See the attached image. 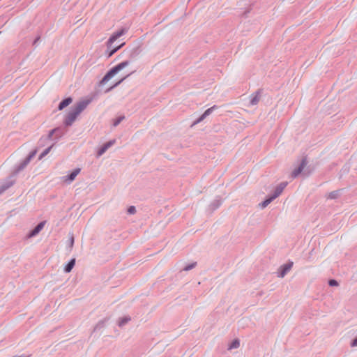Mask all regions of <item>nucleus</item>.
Masks as SVG:
<instances>
[{
  "label": "nucleus",
  "instance_id": "1",
  "mask_svg": "<svg viewBox=\"0 0 357 357\" xmlns=\"http://www.w3.org/2000/svg\"><path fill=\"white\" fill-rule=\"evenodd\" d=\"M89 102V100H83L77 102L67 114L64 121L65 125L71 126L77 116L86 108Z\"/></svg>",
  "mask_w": 357,
  "mask_h": 357
},
{
  "label": "nucleus",
  "instance_id": "2",
  "mask_svg": "<svg viewBox=\"0 0 357 357\" xmlns=\"http://www.w3.org/2000/svg\"><path fill=\"white\" fill-rule=\"evenodd\" d=\"M127 32V29L126 28H123L121 30L114 33L109 40L107 42V47L108 51V56H112L116 52H117L120 48H121L125 43L122 42L119 45L114 46V43L121 36L124 35Z\"/></svg>",
  "mask_w": 357,
  "mask_h": 357
},
{
  "label": "nucleus",
  "instance_id": "3",
  "mask_svg": "<svg viewBox=\"0 0 357 357\" xmlns=\"http://www.w3.org/2000/svg\"><path fill=\"white\" fill-rule=\"evenodd\" d=\"M130 63V61H124L121 62L114 68H112L102 79L100 84H105L109 80H110L114 75L119 73L121 70L128 66Z\"/></svg>",
  "mask_w": 357,
  "mask_h": 357
},
{
  "label": "nucleus",
  "instance_id": "4",
  "mask_svg": "<svg viewBox=\"0 0 357 357\" xmlns=\"http://www.w3.org/2000/svg\"><path fill=\"white\" fill-rule=\"evenodd\" d=\"M287 182H282L280 183L275 188L274 193L272 195H270L267 197L262 203L259 205L262 208H266L268 206L275 198H277L283 191V190L287 186Z\"/></svg>",
  "mask_w": 357,
  "mask_h": 357
},
{
  "label": "nucleus",
  "instance_id": "5",
  "mask_svg": "<svg viewBox=\"0 0 357 357\" xmlns=\"http://www.w3.org/2000/svg\"><path fill=\"white\" fill-rule=\"evenodd\" d=\"M80 168H76L73 169L70 174L61 177V181L64 184L69 185L75 180L76 177L80 173Z\"/></svg>",
  "mask_w": 357,
  "mask_h": 357
},
{
  "label": "nucleus",
  "instance_id": "6",
  "mask_svg": "<svg viewBox=\"0 0 357 357\" xmlns=\"http://www.w3.org/2000/svg\"><path fill=\"white\" fill-rule=\"evenodd\" d=\"M36 154V151H33L29 153V155L19 165V166L16 168L15 173L17 174L23 169H24L26 165L30 162L31 160L34 158Z\"/></svg>",
  "mask_w": 357,
  "mask_h": 357
},
{
  "label": "nucleus",
  "instance_id": "7",
  "mask_svg": "<svg viewBox=\"0 0 357 357\" xmlns=\"http://www.w3.org/2000/svg\"><path fill=\"white\" fill-rule=\"evenodd\" d=\"M116 143L115 139L110 140L107 142V143L104 144L98 151L96 156L97 158L100 157L102 155H103L107 150L110 148L112 146H113Z\"/></svg>",
  "mask_w": 357,
  "mask_h": 357
},
{
  "label": "nucleus",
  "instance_id": "8",
  "mask_svg": "<svg viewBox=\"0 0 357 357\" xmlns=\"http://www.w3.org/2000/svg\"><path fill=\"white\" fill-rule=\"evenodd\" d=\"M306 165H307L306 160H303L301 161V164L298 165V167H297L292 171V172L291 174V178L297 177L302 172V171L303 170V169L306 166Z\"/></svg>",
  "mask_w": 357,
  "mask_h": 357
},
{
  "label": "nucleus",
  "instance_id": "9",
  "mask_svg": "<svg viewBox=\"0 0 357 357\" xmlns=\"http://www.w3.org/2000/svg\"><path fill=\"white\" fill-rule=\"evenodd\" d=\"M291 266L292 263L286 264L280 266L278 273V276L281 278H284L285 275L290 271Z\"/></svg>",
  "mask_w": 357,
  "mask_h": 357
},
{
  "label": "nucleus",
  "instance_id": "10",
  "mask_svg": "<svg viewBox=\"0 0 357 357\" xmlns=\"http://www.w3.org/2000/svg\"><path fill=\"white\" fill-rule=\"evenodd\" d=\"M45 222H40L33 230H31L27 235L28 238H32L38 235L40 231L43 229Z\"/></svg>",
  "mask_w": 357,
  "mask_h": 357
},
{
  "label": "nucleus",
  "instance_id": "11",
  "mask_svg": "<svg viewBox=\"0 0 357 357\" xmlns=\"http://www.w3.org/2000/svg\"><path fill=\"white\" fill-rule=\"evenodd\" d=\"M13 184V181L12 180H7L1 183H0V194H1L3 192H4L6 190H7L8 188H10Z\"/></svg>",
  "mask_w": 357,
  "mask_h": 357
},
{
  "label": "nucleus",
  "instance_id": "12",
  "mask_svg": "<svg viewBox=\"0 0 357 357\" xmlns=\"http://www.w3.org/2000/svg\"><path fill=\"white\" fill-rule=\"evenodd\" d=\"M130 317L129 316H124L123 317H120L118 320L117 324L119 327H123L126 324H127L130 321Z\"/></svg>",
  "mask_w": 357,
  "mask_h": 357
},
{
  "label": "nucleus",
  "instance_id": "13",
  "mask_svg": "<svg viewBox=\"0 0 357 357\" xmlns=\"http://www.w3.org/2000/svg\"><path fill=\"white\" fill-rule=\"evenodd\" d=\"M73 102V99L71 98H68L61 101L59 105V109L62 110L66 107L68 106Z\"/></svg>",
  "mask_w": 357,
  "mask_h": 357
},
{
  "label": "nucleus",
  "instance_id": "14",
  "mask_svg": "<svg viewBox=\"0 0 357 357\" xmlns=\"http://www.w3.org/2000/svg\"><path fill=\"white\" fill-rule=\"evenodd\" d=\"M75 264V259H71L69 263L65 266L64 271L66 273H70L73 268Z\"/></svg>",
  "mask_w": 357,
  "mask_h": 357
},
{
  "label": "nucleus",
  "instance_id": "15",
  "mask_svg": "<svg viewBox=\"0 0 357 357\" xmlns=\"http://www.w3.org/2000/svg\"><path fill=\"white\" fill-rule=\"evenodd\" d=\"M240 347V341L238 339L234 340L228 346L229 350L238 349Z\"/></svg>",
  "mask_w": 357,
  "mask_h": 357
},
{
  "label": "nucleus",
  "instance_id": "16",
  "mask_svg": "<svg viewBox=\"0 0 357 357\" xmlns=\"http://www.w3.org/2000/svg\"><path fill=\"white\" fill-rule=\"evenodd\" d=\"M125 119L124 116H120L112 120V125L114 127H116L123 119Z\"/></svg>",
  "mask_w": 357,
  "mask_h": 357
},
{
  "label": "nucleus",
  "instance_id": "17",
  "mask_svg": "<svg viewBox=\"0 0 357 357\" xmlns=\"http://www.w3.org/2000/svg\"><path fill=\"white\" fill-rule=\"evenodd\" d=\"M259 96L258 94H256L251 98L250 104L251 105H255L259 102Z\"/></svg>",
  "mask_w": 357,
  "mask_h": 357
},
{
  "label": "nucleus",
  "instance_id": "18",
  "mask_svg": "<svg viewBox=\"0 0 357 357\" xmlns=\"http://www.w3.org/2000/svg\"><path fill=\"white\" fill-rule=\"evenodd\" d=\"M135 71H132L130 72V73H128L126 76H125L124 77H123L122 79H121L119 82H117L115 84H114L112 86H111L109 90H111L112 89H114V87L117 86L119 84H120L123 80H125L127 77H128L130 75H132V73H134Z\"/></svg>",
  "mask_w": 357,
  "mask_h": 357
},
{
  "label": "nucleus",
  "instance_id": "19",
  "mask_svg": "<svg viewBox=\"0 0 357 357\" xmlns=\"http://www.w3.org/2000/svg\"><path fill=\"white\" fill-rule=\"evenodd\" d=\"M217 106L216 105H213V107L207 109L203 114H204V116H205L206 117H207L208 116H209L215 109H217Z\"/></svg>",
  "mask_w": 357,
  "mask_h": 357
},
{
  "label": "nucleus",
  "instance_id": "20",
  "mask_svg": "<svg viewBox=\"0 0 357 357\" xmlns=\"http://www.w3.org/2000/svg\"><path fill=\"white\" fill-rule=\"evenodd\" d=\"M52 149V146H50L48 148H47L45 150L43 151V152L39 155V160H41L42 158H43L46 155H47L49 153V152Z\"/></svg>",
  "mask_w": 357,
  "mask_h": 357
},
{
  "label": "nucleus",
  "instance_id": "21",
  "mask_svg": "<svg viewBox=\"0 0 357 357\" xmlns=\"http://www.w3.org/2000/svg\"><path fill=\"white\" fill-rule=\"evenodd\" d=\"M206 118L205 116H204V114H202L199 118H198L192 124V126H195L200 122H202V121H204V119Z\"/></svg>",
  "mask_w": 357,
  "mask_h": 357
},
{
  "label": "nucleus",
  "instance_id": "22",
  "mask_svg": "<svg viewBox=\"0 0 357 357\" xmlns=\"http://www.w3.org/2000/svg\"><path fill=\"white\" fill-rule=\"evenodd\" d=\"M128 213L129 214H135L136 213V208L135 206H131L128 208Z\"/></svg>",
  "mask_w": 357,
  "mask_h": 357
},
{
  "label": "nucleus",
  "instance_id": "23",
  "mask_svg": "<svg viewBox=\"0 0 357 357\" xmlns=\"http://www.w3.org/2000/svg\"><path fill=\"white\" fill-rule=\"evenodd\" d=\"M195 266V263H193V264H191L190 265L186 266L183 268V270L185 271H190V270L192 269Z\"/></svg>",
  "mask_w": 357,
  "mask_h": 357
},
{
  "label": "nucleus",
  "instance_id": "24",
  "mask_svg": "<svg viewBox=\"0 0 357 357\" xmlns=\"http://www.w3.org/2000/svg\"><path fill=\"white\" fill-rule=\"evenodd\" d=\"M73 244H74V237L73 236H71L70 238V240H69V246H70V250L73 247Z\"/></svg>",
  "mask_w": 357,
  "mask_h": 357
},
{
  "label": "nucleus",
  "instance_id": "25",
  "mask_svg": "<svg viewBox=\"0 0 357 357\" xmlns=\"http://www.w3.org/2000/svg\"><path fill=\"white\" fill-rule=\"evenodd\" d=\"M328 283H329V285H330V286H332V287H333V286H337V285H338V282H337L336 280H329V282H328Z\"/></svg>",
  "mask_w": 357,
  "mask_h": 357
},
{
  "label": "nucleus",
  "instance_id": "26",
  "mask_svg": "<svg viewBox=\"0 0 357 357\" xmlns=\"http://www.w3.org/2000/svg\"><path fill=\"white\" fill-rule=\"evenodd\" d=\"M351 346L354 347H357V337L352 341V342L351 343Z\"/></svg>",
  "mask_w": 357,
  "mask_h": 357
},
{
  "label": "nucleus",
  "instance_id": "27",
  "mask_svg": "<svg viewBox=\"0 0 357 357\" xmlns=\"http://www.w3.org/2000/svg\"><path fill=\"white\" fill-rule=\"evenodd\" d=\"M56 129H54V130H51V132L50 133V137H51L54 134V132H56Z\"/></svg>",
  "mask_w": 357,
  "mask_h": 357
},
{
  "label": "nucleus",
  "instance_id": "28",
  "mask_svg": "<svg viewBox=\"0 0 357 357\" xmlns=\"http://www.w3.org/2000/svg\"><path fill=\"white\" fill-rule=\"evenodd\" d=\"M330 197H331V198H334V197H335L334 192H333V193H331V194L330 195Z\"/></svg>",
  "mask_w": 357,
  "mask_h": 357
},
{
  "label": "nucleus",
  "instance_id": "29",
  "mask_svg": "<svg viewBox=\"0 0 357 357\" xmlns=\"http://www.w3.org/2000/svg\"><path fill=\"white\" fill-rule=\"evenodd\" d=\"M14 357H29V356L22 355V356H14Z\"/></svg>",
  "mask_w": 357,
  "mask_h": 357
},
{
  "label": "nucleus",
  "instance_id": "30",
  "mask_svg": "<svg viewBox=\"0 0 357 357\" xmlns=\"http://www.w3.org/2000/svg\"><path fill=\"white\" fill-rule=\"evenodd\" d=\"M220 203L219 202H218V204H217V205H216V206H215V207H216V208H217V207H218V206H220Z\"/></svg>",
  "mask_w": 357,
  "mask_h": 357
}]
</instances>
